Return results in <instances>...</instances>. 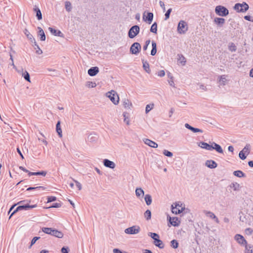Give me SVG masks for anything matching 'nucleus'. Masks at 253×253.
<instances>
[{"instance_id": "79ce46f5", "label": "nucleus", "mask_w": 253, "mask_h": 253, "mask_svg": "<svg viewBox=\"0 0 253 253\" xmlns=\"http://www.w3.org/2000/svg\"><path fill=\"white\" fill-rule=\"evenodd\" d=\"M226 81V76L222 75L220 76L219 83L221 85H224Z\"/></svg>"}, {"instance_id": "864d4df0", "label": "nucleus", "mask_w": 253, "mask_h": 253, "mask_svg": "<svg viewBox=\"0 0 253 253\" xmlns=\"http://www.w3.org/2000/svg\"><path fill=\"white\" fill-rule=\"evenodd\" d=\"M163 154L164 155L169 157H171L173 156L172 153H171L170 151H169L167 150H164L163 151Z\"/></svg>"}, {"instance_id": "412c9836", "label": "nucleus", "mask_w": 253, "mask_h": 253, "mask_svg": "<svg viewBox=\"0 0 253 253\" xmlns=\"http://www.w3.org/2000/svg\"><path fill=\"white\" fill-rule=\"evenodd\" d=\"M38 35L40 37V40L42 41H44L45 40V35L44 33L43 30L41 27H38Z\"/></svg>"}, {"instance_id": "bf43d9fd", "label": "nucleus", "mask_w": 253, "mask_h": 253, "mask_svg": "<svg viewBox=\"0 0 253 253\" xmlns=\"http://www.w3.org/2000/svg\"><path fill=\"white\" fill-rule=\"evenodd\" d=\"M245 154L246 153L241 151L239 154V156L240 158L242 160H245L246 158V156L245 155Z\"/></svg>"}, {"instance_id": "2eb2a0df", "label": "nucleus", "mask_w": 253, "mask_h": 253, "mask_svg": "<svg viewBox=\"0 0 253 253\" xmlns=\"http://www.w3.org/2000/svg\"><path fill=\"white\" fill-rule=\"evenodd\" d=\"M99 68L97 67H93L88 69L87 73L90 76H94L99 72Z\"/></svg>"}, {"instance_id": "09e8293b", "label": "nucleus", "mask_w": 253, "mask_h": 253, "mask_svg": "<svg viewBox=\"0 0 253 253\" xmlns=\"http://www.w3.org/2000/svg\"><path fill=\"white\" fill-rule=\"evenodd\" d=\"M65 8L68 12L70 11L72 9L71 3L70 1H66L65 2Z\"/></svg>"}, {"instance_id": "dca6fc26", "label": "nucleus", "mask_w": 253, "mask_h": 253, "mask_svg": "<svg viewBox=\"0 0 253 253\" xmlns=\"http://www.w3.org/2000/svg\"><path fill=\"white\" fill-rule=\"evenodd\" d=\"M48 30L52 35L55 36H58L60 37H64L63 34L59 30H56L51 27H49Z\"/></svg>"}, {"instance_id": "cd10ccee", "label": "nucleus", "mask_w": 253, "mask_h": 253, "mask_svg": "<svg viewBox=\"0 0 253 253\" xmlns=\"http://www.w3.org/2000/svg\"><path fill=\"white\" fill-rule=\"evenodd\" d=\"M169 221L171 224L174 226H177L179 225V221H178L177 217H170Z\"/></svg>"}, {"instance_id": "0e129e2a", "label": "nucleus", "mask_w": 253, "mask_h": 253, "mask_svg": "<svg viewBox=\"0 0 253 253\" xmlns=\"http://www.w3.org/2000/svg\"><path fill=\"white\" fill-rule=\"evenodd\" d=\"M56 199V198L55 197H54V196L49 197L47 198V203L53 202V201H55Z\"/></svg>"}, {"instance_id": "c03bdc74", "label": "nucleus", "mask_w": 253, "mask_h": 253, "mask_svg": "<svg viewBox=\"0 0 253 253\" xmlns=\"http://www.w3.org/2000/svg\"><path fill=\"white\" fill-rule=\"evenodd\" d=\"M171 244V247L173 248V249H176L178 247V243L177 240H172L170 242Z\"/></svg>"}, {"instance_id": "6e6d98bb", "label": "nucleus", "mask_w": 253, "mask_h": 253, "mask_svg": "<svg viewBox=\"0 0 253 253\" xmlns=\"http://www.w3.org/2000/svg\"><path fill=\"white\" fill-rule=\"evenodd\" d=\"M40 238V237H35L33 238L31 241V244L29 247V248H31L32 246L36 242L37 240H38Z\"/></svg>"}, {"instance_id": "f3484780", "label": "nucleus", "mask_w": 253, "mask_h": 253, "mask_svg": "<svg viewBox=\"0 0 253 253\" xmlns=\"http://www.w3.org/2000/svg\"><path fill=\"white\" fill-rule=\"evenodd\" d=\"M103 164L106 167L109 168L110 169L115 168L116 166L115 164L113 162L111 161L108 159H104L103 160Z\"/></svg>"}, {"instance_id": "5fc2aeb1", "label": "nucleus", "mask_w": 253, "mask_h": 253, "mask_svg": "<svg viewBox=\"0 0 253 253\" xmlns=\"http://www.w3.org/2000/svg\"><path fill=\"white\" fill-rule=\"evenodd\" d=\"M46 174V172L45 171H42L40 172H34V175H42L45 176Z\"/></svg>"}, {"instance_id": "39448f33", "label": "nucleus", "mask_w": 253, "mask_h": 253, "mask_svg": "<svg viewBox=\"0 0 253 253\" xmlns=\"http://www.w3.org/2000/svg\"><path fill=\"white\" fill-rule=\"evenodd\" d=\"M140 31V28L137 25H134L132 26L128 31V36L130 39L134 38L136 36Z\"/></svg>"}, {"instance_id": "58836bf2", "label": "nucleus", "mask_w": 253, "mask_h": 253, "mask_svg": "<svg viewBox=\"0 0 253 253\" xmlns=\"http://www.w3.org/2000/svg\"><path fill=\"white\" fill-rule=\"evenodd\" d=\"M46 189V188L43 186H38V187H30L27 189V191H31V190H45Z\"/></svg>"}, {"instance_id": "a18cd8bd", "label": "nucleus", "mask_w": 253, "mask_h": 253, "mask_svg": "<svg viewBox=\"0 0 253 253\" xmlns=\"http://www.w3.org/2000/svg\"><path fill=\"white\" fill-rule=\"evenodd\" d=\"M149 236H150L154 241L160 238L159 235L155 233L150 232L149 233Z\"/></svg>"}, {"instance_id": "37998d69", "label": "nucleus", "mask_w": 253, "mask_h": 253, "mask_svg": "<svg viewBox=\"0 0 253 253\" xmlns=\"http://www.w3.org/2000/svg\"><path fill=\"white\" fill-rule=\"evenodd\" d=\"M243 152L248 155L250 152V145L247 144L242 150Z\"/></svg>"}, {"instance_id": "473e14b6", "label": "nucleus", "mask_w": 253, "mask_h": 253, "mask_svg": "<svg viewBox=\"0 0 253 253\" xmlns=\"http://www.w3.org/2000/svg\"><path fill=\"white\" fill-rule=\"evenodd\" d=\"M56 131L58 133V134L59 135V137H62V132L61 128L60 126V121H58L57 122V123L56 124Z\"/></svg>"}, {"instance_id": "49530a36", "label": "nucleus", "mask_w": 253, "mask_h": 253, "mask_svg": "<svg viewBox=\"0 0 253 253\" xmlns=\"http://www.w3.org/2000/svg\"><path fill=\"white\" fill-rule=\"evenodd\" d=\"M22 76L27 81L30 82V78L29 74L27 71H25L22 74Z\"/></svg>"}, {"instance_id": "4be33fe9", "label": "nucleus", "mask_w": 253, "mask_h": 253, "mask_svg": "<svg viewBox=\"0 0 253 253\" xmlns=\"http://www.w3.org/2000/svg\"><path fill=\"white\" fill-rule=\"evenodd\" d=\"M154 244L156 247H158L160 249H163L165 247L164 244L160 239L155 240V241H154Z\"/></svg>"}, {"instance_id": "393cba45", "label": "nucleus", "mask_w": 253, "mask_h": 253, "mask_svg": "<svg viewBox=\"0 0 253 253\" xmlns=\"http://www.w3.org/2000/svg\"><path fill=\"white\" fill-rule=\"evenodd\" d=\"M123 106L126 109H130L132 106V103L128 99H124L123 100Z\"/></svg>"}, {"instance_id": "f257e3e1", "label": "nucleus", "mask_w": 253, "mask_h": 253, "mask_svg": "<svg viewBox=\"0 0 253 253\" xmlns=\"http://www.w3.org/2000/svg\"><path fill=\"white\" fill-rule=\"evenodd\" d=\"M106 96L115 104L117 105L119 102V97L116 91L112 90L106 93Z\"/></svg>"}, {"instance_id": "680f3d73", "label": "nucleus", "mask_w": 253, "mask_h": 253, "mask_svg": "<svg viewBox=\"0 0 253 253\" xmlns=\"http://www.w3.org/2000/svg\"><path fill=\"white\" fill-rule=\"evenodd\" d=\"M199 86V89L204 91H207L208 89L207 86L204 84H198Z\"/></svg>"}, {"instance_id": "2f4dec72", "label": "nucleus", "mask_w": 253, "mask_h": 253, "mask_svg": "<svg viewBox=\"0 0 253 253\" xmlns=\"http://www.w3.org/2000/svg\"><path fill=\"white\" fill-rule=\"evenodd\" d=\"M145 201L147 205H150L152 203V200L151 196L149 194H146L144 198Z\"/></svg>"}, {"instance_id": "c85d7f7f", "label": "nucleus", "mask_w": 253, "mask_h": 253, "mask_svg": "<svg viewBox=\"0 0 253 253\" xmlns=\"http://www.w3.org/2000/svg\"><path fill=\"white\" fill-rule=\"evenodd\" d=\"M152 49L151 51V55L152 56L155 55L157 52V44L155 42H152Z\"/></svg>"}, {"instance_id": "13d9d810", "label": "nucleus", "mask_w": 253, "mask_h": 253, "mask_svg": "<svg viewBox=\"0 0 253 253\" xmlns=\"http://www.w3.org/2000/svg\"><path fill=\"white\" fill-rule=\"evenodd\" d=\"M245 232L247 235H250L253 233V230L251 228H248L245 229Z\"/></svg>"}, {"instance_id": "5701e85b", "label": "nucleus", "mask_w": 253, "mask_h": 253, "mask_svg": "<svg viewBox=\"0 0 253 253\" xmlns=\"http://www.w3.org/2000/svg\"><path fill=\"white\" fill-rule=\"evenodd\" d=\"M52 235L58 238H62L63 237V233L56 229H53Z\"/></svg>"}, {"instance_id": "423d86ee", "label": "nucleus", "mask_w": 253, "mask_h": 253, "mask_svg": "<svg viewBox=\"0 0 253 253\" xmlns=\"http://www.w3.org/2000/svg\"><path fill=\"white\" fill-rule=\"evenodd\" d=\"M188 30L187 24L186 22L181 20L177 26V32L180 34H183L186 33Z\"/></svg>"}, {"instance_id": "de8ad7c7", "label": "nucleus", "mask_w": 253, "mask_h": 253, "mask_svg": "<svg viewBox=\"0 0 253 253\" xmlns=\"http://www.w3.org/2000/svg\"><path fill=\"white\" fill-rule=\"evenodd\" d=\"M24 33L26 35V37L29 40H31L32 42V40L34 39L33 36L32 34L30 33V32L28 31L27 29H25L24 30Z\"/></svg>"}, {"instance_id": "f03ea898", "label": "nucleus", "mask_w": 253, "mask_h": 253, "mask_svg": "<svg viewBox=\"0 0 253 253\" xmlns=\"http://www.w3.org/2000/svg\"><path fill=\"white\" fill-rule=\"evenodd\" d=\"M234 8L238 12H245L249 9V6L246 2H243L242 3H236Z\"/></svg>"}, {"instance_id": "b1692460", "label": "nucleus", "mask_w": 253, "mask_h": 253, "mask_svg": "<svg viewBox=\"0 0 253 253\" xmlns=\"http://www.w3.org/2000/svg\"><path fill=\"white\" fill-rule=\"evenodd\" d=\"M97 139V135L96 134L91 133L87 137V141L90 142H94Z\"/></svg>"}, {"instance_id": "9d476101", "label": "nucleus", "mask_w": 253, "mask_h": 253, "mask_svg": "<svg viewBox=\"0 0 253 253\" xmlns=\"http://www.w3.org/2000/svg\"><path fill=\"white\" fill-rule=\"evenodd\" d=\"M234 239L240 245H246L247 244V241L244 237L240 234H236L234 237Z\"/></svg>"}, {"instance_id": "6ab92c4d", "label": "nucleus", "mask_w": 253, "mask_h": 253, "mask_svg": "<svg viewBox=\"0 0 253 253\" xmlns=\"http://www.w3.org/2000/svg\"><path fill=\"white\" fill-rule=\"evenodd\" d=\"M198 146L201 148L205 149L207 150H211V145H210L206 142H200L199 143Z\"/></svg>"}, {"instance_id": "ddd939ff", "label": "nucleus", "mask_w": 253, "mask_h": 253, "mask_svg": "<svg viewBox=\"0 0 253 253\" xmlns=\"http://www.w3.org/2000/svg\"><path fill=\"white\" fill-rule=\"evenodd\" d=\"M143 141L145 144L152 148H157L158 147L157 143L150 139L145 138L143 139Z\"/></svg>"}, {"instance_id": "72a5a7b5", "label": "nucleus", "mask_w": 253, "mask_h": 253, "mask_svg": "<svg viewBox=\"0 0 253 253\" xmlns=\"http://www.w3.org/2000/svg\"><path fill=\"white\" fill-rule=\"evenodd\" d=\"M233 174L235 176L240 178L245 176V173L242 171L239 170L234 171Z\"/></svg>"}, {"instance_id": "69168bd1", "label": "nucleus", "mask_w": 253, "mask_h": 253, "mask_svg": "<svg viewBox=\"0 0 253 253\" xmlns=\"http://www.w3.org/2000/svg\"><path fill=\"white\" fill-rule=\"evenodd\" d=\"M35 49L36 50V53L38 54H42V49L40 48V47L39 46V45H37V47H35Z\"/></svg>"}, {"instance_id": "7ed1b4c3", "label": "nucleus", "mask_w": 253, "mask_h": 253, "mask_svg": "<svg viewBox=\"0 0 253 253\" xmlns=\"http://www.w3.org/2000/svg\"><path fill=\"white\" fill-rule=\"evenodd\" d=\"M185 209L184 207L180 202L176 203L175 207L173 205H171V211L173 213L177 214L181 213Z\"/></svg>"}, {"instance_id": "0eeeda50", "label": "nucleus", "mask_w": 253, "mask_h": 253, "mask_svg": "<svg viewBox=\"0 0 253 253\" xmlns=\"http://www.w3.org/2000/svg\"><path fill=\"white\" fill-rule=\"evenodd\" d=\"M37 207V205H29L28 204L25 205H22L19 206L18 207L16 208V209L12 212L10 216V217L12 216L15 212L19 211H21L22 210H29L31 209L36 208Z\"/></svg>"}, {"instance_id": "ea45409f", "label": "nucleus", "mask_w": 253, "mask_h": 253, "mask_svg": "<svg viewBox=\"0 0 253 253\" xmlns=\"http://www.w3.org/2000/svg\"><path fill=\"white\" fill-rule=\"evenodd\" d=\"M230 187L234 191H238L239 190L240 184L237 182H234L231 184Z\"/></svg>"}, {"instance_id": "c756f323", "label": "nucleus", "mask_w": 253, "mask_h": 253, "mask_svg": "<svg viewBox=\"0 0 253 253\" xmlns=\"http://www.w3.org/2000/svg\"><path fill=\"white\" fill-rule=\"evenodd\" d=\"M135 194L137 197L140 196L143 197L144 194V192L141 188H137L135 190Z\"/></svg>"}, {"instance_id": "bb28decb", "label": "nucleus", "mask_w": 253, "mask_h": 253, "mask_svg": "<svg viewBox=\"0 0 253 253\" xmlns=\"http://www.w3.org/2000/svg\"><path fill=\"white\" fill-rule=\"evenodd\" d=\"M153 18V14L152 12L147 13V15L145 18L143 17V19L145 21H147L149 24H151Z\"/></svg>"}, {"instance_id": "1a4fd4ad", "label": "nucleus", "mask_w": 253, "mask_h": 253, "mask_svg": "<svg viewBox=\"0 0 253 253\" xmlns=\"http://www.w3.org/2000/svg\"><path fill=\"white\" fill-rule=\"evenodd\" d=\"M141 49V45L138 42L133 43L130 48V51L132 54H137L138 53Z\"/></svg>"}, {"instance_id": "9b49d317", "label": "nucleus", "mask_w": 253, "mask_h": 253, "mask_svg": "<svg viewBox=\"0 0 253 253\" xmlns=\"http://www.w3.org/2000/svg\"><path fill=\"white\" fill-rule=\"evenodd\" d=\"M205 166L210 169H214L217 167V164L213 160H207L205 162Z\"/></svg>"}, {"instance_id": "e2e57ef3", "label": "nucleus", "mask_w": 253, "mask_h": 253, "mask_svg": "<svg viewBox=\"0 0 253 253\" xmlns=\"http://www.w3.org/2000/svg\"><path fill=\"white\" fill-rule=\"evenodd\" d=\"M157 75L159 77H163L165 76V71L163 70L159 71L157 73Z\"/></svg>"}, {"instance_id": "338daca9", "label": "nucleus", "mask_w": 253, "mask_h": 253, "mask_svg": "<svg viewBox=\"0 0 253 253\" xmlns=\"http://www.w3.org/2000/svg\"><path fill=\"white\" fill-rule=\"evenodd\" d=\"M244 19L246 20L253 22V18L250 15H246L244 16Z\"/></svg>"}, {"instance_id": "c9c22d12", "label": "nucleus", "mask_w": 253, "mask_h": 253, "mask_svg": "<svg viewBox=\"0 0 253 253\" xmlns=\"http://www.w3.org/2000/svg\"><path fill=\"white\" fill-rule=\"evenodd\" d=\"M178 61L182 65H184L186 62L185 58L181 54H178Z\"/></svg>"}, {"instance_id": "20e7f679", "label": "nucleus", "mask_w": 253, "mask_h": 253, "mask_svg": "<svg viewBox=\"0 0 253 253\" xmlns=\"http://www.w3.org/2000/svg\"><path fill=\"white\" fill-rule=\"evenodd\" d=\"M215 13L220 16H225L229 13L228 10L225 7L221 5L216 6L215 9Z\"/></svg>"}, {"instance_id": "a878e982", "label": "nucleus", "mask_w": 253, "mask_h": 253, "mask_svg": "<svg viewBox=\"0 0 253 253\" xmlns=\"http://www.w3.org/2000/svg\"><path fill=\"white\" fill-rule=\"evenodd\" d=\"M142 62L143 63V67L144 69L145 70V71L147 73H150L151 70L149 68V64L148 62H147L146 61H145L143 59L142 60Z\"/></svg>"}, {"instance_id": "052dcab7", "label": "nucleus", "mask_w": 253, "mask_h": 253, "mask_svg": "<svg viewBox=\"0 0 253 253\" xmlns=\"http://www.w3.org/2000/svg\"><path fill=\"white\" fill-rule=\"evenodd\" d=\"M169 84V85L172 87H175V84L173 81V79L172 76H170V79L168 80Z\"/></svg>"}, {"instance_id": "a19ab883", "label": "nucleus", "mask_w": 253, "mask_h": 253, "mask_svg": "<svg viewBox=\"0 0 253 253\" xmlns=\"http://www.w3.org/2000/svg\"><path fill=\"white\" fill-rule=\"evenodd\" d=\"M150 31L152 33L156 34L157 32V24L156 22H154L151 27Z\"/></svg>"}, {"instance_id": "8fccbe9b", "label": "nucleus", "mask_w": 253, "mask_h": 253, "mask_svg": "<svg viewBox=\"0 0 253 253\" xmlns=\"http://www.w3.org/2000/svg\"><path fill=\"white\" fill-rule=\"evenodd\" d=\"M154 106V104H150L147 105L146 106V109H145L146 113L147 114V113H149L150 111V110L153 108Z\"/></svg>"}, {"instance_id": "4c0bfd02", "label": "nucleus", "mask_w": 253, "mask_h": 253, "mask_svg": "<svg viewBox=\"0 0 253 253\" xmlns=\"http://www.w3.org/2000/svg\"><path fill=\"white\" fill-rule=\"evenodd\" d=\"M34 10L36 12V16L38 20L42 19V14L40 9L38 7L34 8Z\"/></svg>"}, {"instance_id": "603ef678", "label": "nucleus", "mask_w": 253, "mask_h": 253, "mask_svg": "<svg viewBox=\"0 0 253 253\" xmlns=\"http://www.w3.org/2000/svg\"><path fill=\"white\" fill-rule=\"evenodd\" d=\"M229 50L231 51H235L236 50V46L233 43H231L228 47Z\"/></svg>"}, {"instance_id": "f8f14e48", "label": "nucleus", "mask_w": 253, "mask_h": 253, "mask_svg": "<svg viewBox=\"0 0 253 253\" xmlns=\"http://www.w3.org/2000/svg\"><path fill=\"white\" fill-rule=\"evenodd\" d=\"M215 150L218 153L220 154L223 153V150L219 144L215 142H212L211 144V150Z\"/></svg>"}, {"instance_id": "7c9ffc66", "label": "nucleus", "mask_w": 253, "mask_h": 253, "mask_svg": "<svg viewBox=\"0 0 253 253\" xmlns=\"http://www.w3.org/2000/svg\"><path fill=\"white\" fill-rule=\"evenodd\" d=\"M245 253H253V245L247 244L245 246Z\"/></svg>"}, {"instance_id": "4468645a", "label": "nucleus", "mask_w": 253, "mask_h": 253, "mask_svg": "<svg viewBox=\"0 0 253 253\" xmlns=\"http://www.w3.org/2000/svg\"><path fill=\"white\" fill-rule=\"evenodd\" d=\"M204 213L207 216H209L210 218L214 219L215 222L217 223H219V221L218 218L215 216V215L213 212H212L211 211H208L205 210V211H204Z\"/></svg>"}, {"instance_id": "f704fd0d", "label": "nucleus", "mask_w": 253, "mask_h": 253, "mask_svg": "<svg viewBox=\"0 0 253 253\" xmlns=\"http://www.w3.org/2000/svg\"><path fill=\"white\" fill-rule=\"evenodd\" d=\"M42 232L44 233L52 235V231L53 229L52 228L48 227H43L42 228Z\"/></svg>"}, {"instance_id": "a211bd4d", "label": "nucleus", "mask_w": 253, "mask_h": 253, "mask_svg": "<svg viewBox=\"0 0 253 253\" xmlns=\"http://www.w3.org/2000/svg\"><path fill=\"white\" fill-rule=\"evenodd\" d=\"M185 127L186 128L191 130L193 132H200V133L203 132V130L202 129L198 128H195V127L191 126L189 124H187V123L185 124Z\"/></svg>"}, {"instance_id": "774afa93", "label": "nucleus", "mask_w": 253, "mask_h": 253, "mask_svg": "<svg viewBox=\"0 0 253 253\" xmlns=\"http://www.w3.org/2000/svg\"><path fill=\"white\" fill-rule=\"evenodd\" d=\"M61 252L62 253H68L69 252V249L68 247H63L61 249Z\"/></svg>"}, {"instance_id": "3c124183", "label": "nucleus", "mask_w": 253, "mask_h": 253, "mask_svg": "<svg viewBox=\"0 0 253 253\" xmlns=\"http://www.w3.org/2000/svg\"><path fill=\"white\" fill-rule=\"evenodd\" d=\"M85 85L88 87H95L96 86V84L95 82H87Z\"/></svg>"}, {"instance_id": "6e6552de", "label": "nucleus", "mask_w": 253, "mask_h": 253, "mask_svg": "<svg viewBox=\"0 0 253 253\" xmlns=\"http://www.w3.org/2000/svg\"><path fill=\"white\" fill-rule=\"evenodd\" d=\"M140 228L138 226H132L125 229V232L129 234H136L139 232Z\"/></svg>"}, {"instance_id": "4d7b16f0", "label": "nucleus", "mask_w": 253, "mask_h": 253, "mask_svg": "<svg viewBox=\"0 0 253 253\" xmlns=\"http://www.w3.org/2000/svg\"><path fill=\"white\" fill-rule=\"evenodd\" d=\"M171 10H172L171 8H169L167 10V11L166 12V13H165V20H167L168 19H169V15H170V12H171Z\"/></svg>"}, {"instance_id": "aec40b11", "label": "nucleus", "mask_w": 253, "mask_h": 253, "mask_svg": "<svg viewBox=\"0 0 253 253\" xmlns=\"http://www.w3.org/2000/svg\"><path fill=\"white\" fill-rule=\"evenodd\" d=\"M214 22L219 26H222L225 23V20L223 18L216 17L214 19Z\"/></svg>"}, {"instance_id": "e433bc0d", "label": "nucleus", "mask_w": 253, "mask_h": 253, "mask_svg": "<svg viewBox=\"0 0 253 253\" xmlns=\"http://www.w3.org/2000/svg\"><path fill=\"white\" fill-rule=\"evenodd\" d=\"M144 216L146 220H149L151 218V212L149 210H147L144 213Z\"/></svg>"}]
</instances>
